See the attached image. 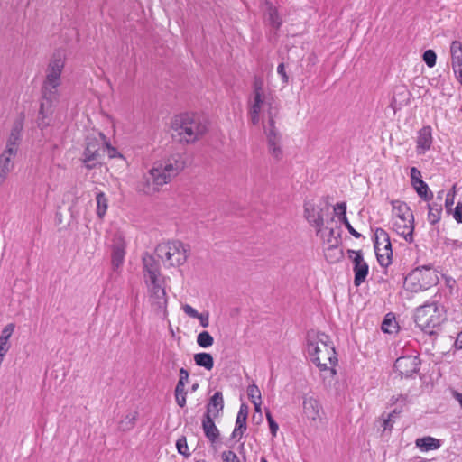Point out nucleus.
Here are the masks:
<instances>
[{
  "label": "nucleus",
  "mask_w": 462,
  "mask_h": 462,
  "mask_svg": "<svg viewBox=\"0 0 462 462\" xmlns=\"http://www.w3.org/2000/svg\"><path fill=\"white\" fill-rule=\"evenodd\" d=\"M66 54L58 50L51 55L45 70V79L41 88L38 126L44 128L51 121L53 106L60 98L59 87L61 85V73L65 67Z\"/></svg>",
  "instance_id": "nucleus-1"
},
{
  "label": "nucleus",
  "mask_w": 462,
  "mask_h": 462,
  "mask_svg": "<svg viewBox=\"0 0 462 462\" xmlns=\"http://www.w3.org/2000/svg\"><path fill=\"white\" fill-rule=\"evenodd\" d=\"M185 167V162L179 154L171 155L163 161L155 162L143 176L138 190L145 195H152L169 183Z\"/></svg>",
  "instance_id": "nucleus-2"
},
{
  "label": "nucleus",
  "mask_w": 462,
  "mask_h": 462,
  "mask_svg": "<svg viewBox=\"0 0 462 462\" xmlns=\"http://www.w3.org/2000/svg\"><path fill=\"white\" fill-rule=\"evenodd\" d=\"M307 350L311 362L319 368L321 372L329 371L331 376L336 375L334 368L337 365V354L330 337L324 332H318L315 335H308Z\"/></svg>",
  "instance_id": "nucleus-3"
},
{
  "label": "nucleus",
  "mask_w": 462,
  "mask_h": 462,
  "mask_svg": "<svg viewBox=\"0 0 462 462\" xmlns=\"http://www.w3.org/2000/svg\"><path fill=\"white\" fill-rule=\"evenodd\" d=\"M171 129L180 142L194 143L207 132V125L201 117L192 113H183L174 116Z\"/></svg>",
  "instance_id": "nucleus-4"
},
{
  "label": "nucleus",
  "mask_w": 462,
  "mask_h": 462,
  "mask_svg": "<svg viewBox=\"0 0 462 462\" xmlns=\"http://www.w3.org/2000/svg\"><path fill=\"white\" fill-rule=\"evenodd\" d=\"M445 319L444 308L436 302L425 303L418 307L414 314L416 325L430 335H432L434 328H438Z\"/></svg>",
  "instance_id": "nucleus-5"
},
{
  "label": "nucleus",
  "mask_w": 462,
  "mask_h": 462,
  "mask_svg": "<svg viewBox=\"0 0 462 462\" xmlns=\"http://www.w3.org/2000/svg\"><path fill=\"white\" fill-rule=\"evenodd\" d=\"M187 245L179 240L161 243L155 249L156 255L170 267L180 266L188 259Z\"/></svg>",
  "instance_id": "nucleus-6"
},
{
  "label": "nucleus",
  "mask_w": 462,
  "mask_h": 462,
  "mask_svg": "<svg viewBox=\"0 0 462 462\" xmlns=\"http://www.w3.org/2000/svg\"><path fill=\"white\" fill-rule=\"evenodd\" d=\"M98 136L99 139L93 136H88L86 138V147L84 150L82 162L86 168L88 170L94 169L101 163V152L104 150V146L109 150L111 149L116 151L115 148L110 145L103 133H99Z\"/></svg>",
  "instance_id": "nucleus-7"
},
{
  "label": "nucleus",
  "mask_w": 462,
  "mask_h": 462,
  "mask_svg": "<svg viewBox=\"0 0 462 462\" xmlns=\"http://www.w3.org/2000/svg\"><path fill=\"white\" fill-rule=\"evenodd\" d=\"M262 109H266L269 118L274 119L278 113V106L273 96L270 92L267 94H253L249 109L253 125H257L259 123Z\"/></svg>",
  "instance_id": "nucleus-8"
},
{
  "label": "nucleus",
  "mask_w": 462,
  "mask_h": 462,
  "mask_svg": "<svg viewBox=\"0 0 462 462\" xmlns=\"http://www.w3.org/2000/svg\"><path fill=\"white\" fill-rule=\"evenodd\" d=\"M374 251L379 264L383 267H387L392 263L393 250L391 240L388 233L378 227L374 233Z\"/></svg>",
  "instance_id": "nucleus-9"
},
{
  "label": "nucleus",
  "mask_w": 462,
  "mask_h": 462,
  "mask_svg": "<svg viewBox=\"0 0 462 462\" xmlns=\"http://www.w3.org/2000/svg\"><path fill=\"white\" fill-rule=\"evenodd\" d=\"M266 135L267 148L270 155L277 161L283 157L282 134L275 126L273 118L268 119V124L264 127Z\"/></svg>",
  "instance_id": "nucleus-10"
},
{
  "label": "nucleus",
  "mask_w": 462,
  "mask_h": 462,
  "mask_svg": "<svg viewBox=\"0 0 462 462\" xmlns=\"http://www.w3.org/2000/svg\"><path fill=\"white\" fill-rule=\"evenodd\" d=\"M328 199V196L323 198L325 204L323 208L316 206L310 200L304 202V217L310 226L316 227L317 235L321 232L324 226V211L329 208Z\"/></svg>",
  "instance_id": "nucleus-11"
},
{
  "label": "nucleus",
  "mask_w": 462,
  "mask_h": 462,
  "mask_svg": "<svg viewBox=\"0 0 462 462\" xmlns=\"http://www.w3.org/2000/svg\"><path fill=\"white\" fill-rule=\"evenodd\" d=\"M347 255L352 260L355 286H360L366 279L369 273V266L365 261L361 250L356 251L353 249L347 250Z\"/></svg>",
  "instance_id": "nucleus-12"
},
{
  "label": "nucleus",
  "mask_w": 462,
  "mask_h": 462,
  "mask_svg": "<svg viewBox=\"0 0 462 462\" xmlns=\"http://www.w3.org/2000/svg\"><path fill=\"white\" fill-rule=\"evenodd\" d=\"M148 287L149 299L152 306L157 313L166 314L167 297L164 287L160 280H155L153 283H146Z\"/></svg>",
  "instance_id": "nucleus-13"
},
{
  "label": "nucleus",
  "mask_w": 462,
  "mask_h": 462,
  "mask_svg": "<svg viewBox=\"0 0 462 462\" xmlns=\"http://www.w3.org/2000/svg\"><path fill=\"white\" fill-rule=\"evenodd\" d=\"M420 361L418 356H406L396 359L394 370L398 372L401 377H411L420 371Z\"/></svg>",
  "instance_id": "nucleus-14"
},
{
  "label": "nucleus",
  "mask_w": 462,
  "mask_h": 462,
  "mask_svg": "<svg viewBox=\"0 0 462 462\" xmlns=\"http://www.w3.org/2000/svg\"><path fill=\"white\" fill-rule=\"evenodd\" d=\"M411 182L423 200L430 201L433 199V193L430 190L428 184L422 180L421 172L416 167L411 168Z\"/></svg>",
  "instance_id": "nucleus-15"
},
{
  "label": "nucleus",
  "mask_w": 462,
  "mask_h": 462,
  "mask_svg": "<svg viewBox=\"0 0 462 462\" xmlns=\"http://www.w3.org/2000/svg\"><path fill=\"white\" fill-rule=\"evenodd\" d=\"M143 264L145 283H153L155 280H159L161 275L160 263L154 256L145 253L143 256Z\"/></svg>",
  "instance_id": "nucleus-16"
},
{
  "label": "nucleus",
  "mask_w": 462,
  "mask_h": 462,
  "mask_svg": "<svg viewBox=\"0 0 462 462\" xmlns=\"http://www.w3.org/2000/svg\"><path fill=\"white\" fill-rule=\"evenodd\" d=\"M23 128V119H16L13 125L10 135L6 143L5 149L4 150L5 153H9V155L16 154L18 146L21 142Z\"/></svg>",
  "instance_id": "nucleus-17"
},
{
  "label": "nucleus",
  "mask_w": 462,
  "mask_h": 462,
  "mask_svg": "<svg viewBox=\"0 0 462 462\" xmlns=\"http://www.w3.org/2000/svg\"><path fill=\"white\" fill-rule=\"evenodd\" d=\"M248 411H249V408H248L247 404L242 403L240 405V408H239V411H238V413L236 416L235 429H234V430L231 434V438H230L231 439H241L243 437L244 433L245 432V430L247 429L246 420H247V417H248Z\"/></svg>",
  "instance_id": "nucleus-18"
},
{
  "label": "nucleus",
  "mask_w": 462,
  "mask_h": 462,
  "mask_svg": "<svg viewBox=\"0 0 462 462\" xmlns=\"http://www.w3.org/2000/svg\"><path fill=\"white\" fill-rule=\"evenodd\" d=\"M450 53L454 73L462 84V42L453 41L450 45Z\"/></svg>",
  "instance_id": "nucleus-19"
},
{
  "label": "nucleus",
  "mask_w": 462,
  "mask_h": 462,
  "mask_svg": "<svg viewBox=\"0 0 462 462\" xmlns=\"http://www.w3.org/2000/svg\"><path fill=\"white\" fill-rule=\"evenodd\" d=\"M304 415L310 420H317L320 416L322 407L318 399L313 396H304L302 402Z\"/></svg>",
  "instance_id": "nucleus-20"
},
{
  "label": "nucleus",
  "mask_w": 462,
  "mask_h": 462,
  "mask_svg": "<svg viewBox=\"0 0 462 462\" xmlns=\"http://www.w3.org/2000/svg\"><path fill=\"white\" fill-rule=\"evenodd\" d=\"M432 144V129L430 125L423 126L418 132L417 136V152L419 154L425 153L430 150Z\"/></svg>",
  "instance_id": "nucleus-21"
},
{
  "label": "nucleus",
  "mask_w": 462,
  "mask_h": 462,
  "mask_svg": "<svg viewBox=\"0 0 462 462\" xmlns=\"http://www.w3.org/2000/svg\"><path fill=\"white\" fill-rule=\"evenodd\" d=\"M393 230L405 241L411 243L413 242V231H414V220H395L393 223Z\"/></svg>",
  "instance_id": "nucleus-22"
},
{
  "label": "nucleus",
  "mask_w": 462,
  "mask_h": 462,
  "mask_svg": "<svg viewBox=\"0 0 462 462\" xmlns=\"http://www.w3.org/2000/svg\"><path fill=\"white\" fill-rule=\"evenodd\" d=\"M214 419L212 416H208V414H204L202 419L204 434L211 443H216L220 437L219 430L216 426Z\"/></svg>",
  "instance_id": "nucleus-23"
},
{
  "label": "nucleus",
  "mask_w": 462,
  "mask_h": 462,
  "mask_svg": "<svg viewBox=\"0 0 462 462\" xmlns=\"http://www.w3.org/2000/svg\"><path fill=\"white\" fill-rule=\"evenodd\" d=\"M125 242L119 238L112 245V266L114 270H117L124 263L125 250Z\"/></svg>",
  "instance_id": "nucleus-24"
},
{
  "label": "nucleus",
  "mask_w": 462,
  "mask_h": 462,
  "mask_svg": "<svg viewBox=\"0 0 462 462\" xmlns=\"http://www.w3.org/2000/svg\"><path fill=\"white\" fill-rule=\"evenodd\" d=\"M224 409V400L221 392H216L213 396L210 398L208 405L207 411L205 414H208V416H212L213 418H217L219 413Z\"/></svg>",
  "instance_id": "nucleus-25"
},
{
  "label": "nucleus",
  "mask_w": 462,
  "mask_h": 462,
  "mask_svg": "<svg viewBox=\"0 0 462 462\" xmlns=\"http://www.w3.org/2000/svg\"><path fill=\"white\" fill-rule=\"evenodd\" d=\"M393 208L397 217L396 220L411 219V221H413V213L407 203L396 200L393 202Z\"/></svg>",
  "instance_id": "nucleus-26"
},
{
  "label": "nucleus",
  "mask_w": 462,
  "mask_h": 462,
  "mask_svg": "<svg viewBox=\"0 0 462 462\" xmlns=\"http://www.w3.org/2000/svg\"><path fill=\"white\" fill-rule=\"evenodd\" d=\"M193 358L196 365L204 367L208 371H210L214 367V359L212 355L209 353H197L194 355Z\"/></svg>",
  "instance_id": "nucleus-27"
},
{
  "label": "nucleus",
  "mask_w": 462,
  "mask_h": 462,
  "mask_svg": "<svg viewBox=\"0 0 462 462\" xmlns=\"http://www.w3.org/2000/svg\"><path fill=\"white\" fill-rule=\"evenodd\" d=\"M415 444L424 451L438 449L440 447V440L432 437H423L417 439Z\"/></svg>",
  "instance_id": "nucleus-28"
},
{
  "label": "nucleus",
  "mask_w": 462,
  "mask_h": 462,
  "mask_svg": "<svg viewBox=\"0 0 462 462\" xmlns=\"http://www.w3.org/2000/svg\"><path fill=\"white\" fill-rule=\"evenodd\" d=\"M429 213L428 221L431 225L437 224L440 220L442 206L437 202L428 204Z\"/></svg>",
  "instance_id": "nucleus-29"
},
{
  "label": "nucleus",
  "mask_w": 462,
  "mask_h": 462,
  "mask_svg": "<svg viewBox=\"0 0 462 462\" xmlns=\"http://www.w3.org/2000/svg\"><path fill=\"white\" fill-rule=\"evenodd\" d=\"M96 201H97V215L99 218H103L106 215L107 207H108V199L106 194L102 191H98L96 193Z\"/></svg>",
  "instance_id": "nucleus-30"
},
{
  "label": "nucleus",
  "mask_w": 462,
  "mask_h": 462,
  "mask_svg": "<svg viewBox=\"0 0 462 462\" xmlns=\"http://www.w3.org/2000/svg\"><path fill=\"white\" fill-rule=\"evenodd\" d=\"M137 411L128 412L119 422V429L123 431H127L133 429L137 420Z\"/></svg>",
  "instance_id": "nucleus-31"
},
{
  "label": "nucleus",
  "mask_w": 462,
  "mask_h": 462,
  "mask_svg": "<svg viewBox=\"0 0 462 462\" xmlns=\"http://www.w3.org/2000/svg\"><path fill=\"white\" fill-rule=\"evenodd\" d=\"M14 156V155H9V153H5V151L0 155V173L4 174L5 177H7L8 172L13 168L11 159Z\"/></svg>",
  "instance_id": "nucleus-32"
},
{
  "label": "nucleus",
  "mask_w": 462,
  "mask_h": 462,
  "mask_svg": "<svg viewBox=\"0 0 462 462\" xmlns=\"http://www.w3.org/2000/svg\"><path fill=\"white\" fill-rule=\"evenodd\" d=\"M268 22L270 25L276 30L282 25V19L280 18L279 13L273 6H270L268 9Z\"/></svg>",
  "instance_id": "nucleus-33"
},
{
  "label": "nucleus",
  "mask_w": 462,
  "mask_h": 462,
  "mask_svg": "<svg viewBox=\"0 0 462 462\" xmlns=\"http://www.w3.org/2000/svg\"><path fill=\"white\" fill-rule=\"evenodd\" d=\"M214 343L213 337L208 331H202L197 336V344L203 348L211 346Z\"/></svg>",
  "instance_id": "nucleus-34"
},
{
  "label": "nucleus",
  "mask_w": 462,
  "mask_h": 462,
  "mask_svg": "<svg viewBox=\"0 0 462 462\" xmlns=\"http://www.w3.org/2000/svg\"><path fill=\"white\" fill-rule=\"evenodd\" d=\"M14 330V325L13 323L7 324L2 330L1 336H0V343L1 344H10L9 338L11 337L12 334Z\"/></svg>",
  "instance_id": "nucleus-35"
},
{
  "label": "nucleus",
  "mask_w": 462,
  "mask_h": 462,
  "mask_svg": "<svg viewBox=\"0 0 462 462\" xmlns=\"http://www.w3.org/2000/svg\"><path fill=\"white\" fill-rule=\"evenodd\" d=\"M176 448L178 449V452L181 454L182 456L188 457L190 456V453L189 451V447L187 444V439L184 436L178 439L176 442Z\"/></svg>",
  "instance_id": "nucleus-36"
},
{
  "label": "nucleus",
  "mask_w": 462,
  "mask_h": 462,
  "mask_svg": "<svg viewBox=\"0 0 462 462\" xmlns=\"http://www.w3.org/2000/svg\"><path fill=\"white\" fill-rule=\"evenodd\" d=\"M423 61L428 67L432 68L436 64L437 55L433 50H427L423 53Z\"/></svg>",
  "instance_id": "nucleus-37"
},
{
  "label": "nucleus",
  "mask_w": 462,
  "mask_h": 462,
  "mask_svg": "<svg viewBox=\"0 0 462 462\" xmlns=\"http://www.w3.org/2000/svg\"><path fill=\"white\" fill-rule=\"evenodd\" d=\"M263 79L262 77L255 76L253 83V94H267L268 92L263 90Z\"/></svg>",
  "instance_id": "nucleus-38"
},
{
  "label": "nucleus",
  "mask_w": 462,
  "mask_h": 462,
  "mask_svg": "<svg viewBox=\"0 0 462 462\" xmlns=\"http://www.w3.org/2000/svg\"><path fill=\"white\" fill-rule=\"evenodd\" d=\"M455 195L456 191L454 186L453 189L447 193L445 199V208L448 214H450L452 212V206L454 204Z\"/></svg>",
  "instance_id": "nucleus-39"
},
{
  "label": "nucleus",
  "mask_w": 462,
  "mask_h": 462,
  "mask_svg": "<svg viewBox=\"0 0 462 462\" xmlns=\"http://www.w3.org/2000/svg\"><path fill=\"white\" fill-rule=\"evenodd\" d=\"M248 397L252 402H255V401L261 400V392L257 385L251 384L247 388Z\"/></svg>",
  "instance_id": "nucleus-40"
},
{
  "label": "nucleus",
  "mask_w": 462,
  "mask_h": 462,
  "mask_svg": "<svg viewBox=\"0 0 462 462\" xmlns=\"http://www.w3.org/2000/svg\"><path fill=\"white\" fill-rule=\"evenodd\" d=\"M186 395L187 392L185 391V387L181 388V391H178V385L175 388V398L177 404L183 408L186 405Z\"/></svg>",
  "instance_id": "nucleus-41"
},
{
  "label": "nucleus",
  "mask_w": 462,
  "mask_h": 462,
  "mask_svg": "<svg viewBox=\"0 0 462 462\" xmlns=\"http://www.w3.org/2000/svg\"><path fill=\"white\" fill-rule=\"evenodd\" d=\"M189 373L185 368L180 369V379L177 383L178 385V391H181L182 387H185L186 383L189 380Z\"/></svg>",
  "instance_id": "nucleus-42"
},
{
  "label": "nucleus",
  "mask_w": 462,
  "mask_h": 462,
  "mask_svg": "<svg viewBox=\"0 0 462 462\" xmlns=\"http://www.w3.org/2000/svg\"><path fill=\"white\" fill-rule=\"evenodd\" d=\"M266 419L269 424L271 434L273 437H275L279 430V426L278 423L273 420L269 411H266Z\"/></svg>",
  "instance_id": "nucleus-43"
},
{
  "label": "nucleus",
  "mask_w": 462,
  "mask_h": 462,
  "mask_svg": "<svg viewBox=\"0 0 462 462\" xmlns=\"http://www.w3.org/2000/svg\"><path fill=\"white\" fill-rule=\"evenodd\" d=\"M389 317V314L386 315V317L384 318L383 323H382V330L384 332V333H393V328H395V325H394V322L392 319L388 318Z\"/></svg>",
  "instance_id": "nucleus-44"
},
{
  "label": "nucleus",
  "mask_w": 462,
  "mask_h": 462,
  "mask_svg": "<svg viewBox=\"0 0 462 462\" xmlns=\"http://www.w3.org/2000/svg\"><path fill=\"white\" fill-rule=\"evenodd\" d=\"M335 213L341 219L342 217H346V202H339L334 208Z\"/></svg>",
  "instance_id": "nucleus-45"
},
{
  "label": "nucleus",
  "mask_w": 462,
  "mask_h": 462,
  "mask_svg": "<svg viewBox=\"0 0 462 462\" xmlns=\"http://www.w3.org/2000/svg\"><path fill=\"white\" fill-rule=\"evenodd\" d=\"M341 222L344 224L346 228L348 230V232L355 237V238H360L362 235L357 232L349 223L347 217H342Z\"/></svg>",
  "instance_id": "nucleus-46"
},
{
  "label": "nucleus",
  "mask_w": 462,
  "mask_h": 462,
  "mask_svg": "<svg viewBox=\"0 0 462 462\" xmlns=\"http://www.w3.org/2000/svg\"><path fill=\"white\" fill-rule=\"evenodd\" d=\"M277 73L282 77V81L283 84H288L289 82V76L287 75L285 71V66L284 63H280L277 67Z\"/></svg>",
  "instance_id": "nucleus-47"
},
{
  "label": "nucleus",
  "mask_w": 462,
  "mask_h": 462,
  "mask_svg": "<svg viewBox=\"0 0 462 462\" xmlns=\"http://www.w3.org/2000/svg\"><path fill=\"white\" fill-rule=\"evenodd\" d=\"M182 310L186 315H188L190 318L196 319L198 315L199 314L196 309H194L192 306L189 304H185L182 306Z\"/></svg>",
  "instance_id": "nucleus-48"
},
{
  "label": "nucleus",
  "mask_w": 462,
  "mask_h": 462,
  "mask_svg": "<svg viewBox=\"0 0 462 462\" xmlns=\"http://www.w3.org/2000/svg\"><path fill=\"white\" fill-rule=\"evenodd\" d=\"M382 425L383 427V430H391L393 428V414H388L385 418L383 414Z\"/></svg>",
  "instance_id": "nucleus-49"
},
{
  "label": "nucleus",
  "mask_w": 462,
  "mask_h": 462,
  "mask_svg": "<svg viewBox=\"0 0 462 462\" xmlns=\"http://www.w3.org/2000/svg\"><path fill=\"white\" fill-rule=\"evenodd\" d=\"M196 319L199 320V323L203 328H208L209 326V314L208 312L199 313Z\"/></svg>",
  "instance_id": "nucleus-50"
},
{
  "label": "nucleus",
  "mask_w": 462,
  "mask_h": 462,
  "mask_svg": "<svg viewBox=\"0 0 462 462\" xmlns=\"http://www.w3.org/2000/svg\"><path fill=\"white\" fill-rule=\"evenodd\" d=\"M453 217L457 223L462 224V205L460 203L456 206L453 211Z\"/></svg>",
  "instance_id": "nucleus-51"
},
{
  "label": "nucleus",
  "mask_w": 462,
  "mask_h": 462,
  "mask_svg": "<svg viewBox=\"0 0 462 462\" xmlns=\"http://www.w3.org/2000/svg\"><path fill=\"white\" fill-rule=\"evenodd\" d=\"M422 269H424V270H426V271H430V266L423 265V266H421V267H418V268H416V269L412 272V273H411L409 276H407V277L405 278V281H407L409 278L412 277L413 275H416V274L420 273L421 272V270H422Z\"/></svg>",
  "instance_id": "nucleus-52"
},
{
  "label": "nucleus",
  "mask_w": 462,
  "mask_h": 462,
  "mask_svg": "<svg viewBox=\"0 0 462 462\" xmlns=\"http://www.w3.org/2000/svg\"><path fill=\"white\" fill-rule=\"evenodd\" d=\"M454 346L457 349H462V331L457 334Z\"/></svg>",
  "instance_id": "nucleus-53"
},
{
  "label": "nucleus",
  "mask_w": 462,
  "mask_h": 462,
  "mask_svg": "<svg viewBox=\"0 0 462 462\" xmlns=\"http://www.w3.org/2000/svg\"><path fill=\"white\" fill-rule=\"evenodd\" d=\"M10 348V344H1L0 343V356H5V354L8 352Z\"/></svg>",
  "instance_id": "nucleus-54"
},
{
  "label": "nucleus",
  "mask_w": 462,
  "mask_h": 462,
  "mask_svg": "<svg viewBox=\"0 0 462 462\" xmlns=\"http://www.w3.org/2000/svg\"><path fill=\"white\" fill-rule=\"evenodd\" d=\"M261 403H262V401H255V402H253V404L254 405V410L256 412H260L261 413Z\"/></svg>",
  "instance_id": "nucleus-55"
},
{
  "label": "nucleus",
  "mask_w": 462,
  "mask_h": 462,
  "mask_svg": "<svg viewBox=\"0 0 462 462\" xmlns=\"http://www.w3.org/2000/svg\"><path fill=\"white\" fill-rule=\"evenodd\" d=\"M328 243L330 244L329 245V247H336L337 246V238H335V244H332V241L330 238L328 239Z\"/></svg>",
  "instance_id": "nucleus-56"
},
{
  "label": "nucleus",
  "mask_w": 462,
  "mask_h": 462,
  "mask_svg": "<svg viewBox=\"0 0 462 462\" xmlns=\"http://www.w3.org/2000/svg\"><path fill=\"white\" fill-rule=\"evenodd\" d=\"M401 413V411H397L396 409H394L392 412H390L389 414H393V419L395 418L397 415H399Z\"/></svg>",
  "instance_id": "nucleus-57"
},
{
  "label": "nucleus",
  "mask_w": 462,
  "mask_h": 462,
  "mask_svg": "<svg viewBox=\"0 0 462 462\" xmlns=\"http://www.w3.org/2000/svg\"><path fill=\"white\" fill-rule=\"evenodd\" d=\"M5 179H6V177H5L4 174H1V173H0V185H1L2 183H4V181L5 180Z\"/></svg>",
  "instance_id": "nucleus-58"
},
{
  "label": "nucleus",
  "mask_w": 462,
  "mask_h": 462,
  "mask_svg": "<svg viewBox=\"0 0 462 462\" xmlns=\"http://www.w3.org/2000/svg\"><path fill=\"white\" fill-rule=\"evenodd\" d=\"M442 195H443V191H440L438 193V196H437V199H439V200L442 199Z\"/></svg>",
  "instance_id": "nucleus-59"
},
{
  "label": "nucleus",
  "mask_w": 462,
  "mask_h": 462,
  "mask_svg": "<svg viewBox=\"0 0 462 462\" xmlns=\"http://www.w3.org/2000/svg\"><path fill=\"white\" fill-rule=\"evenodd\" d=\"M333 236H334V229L330 228L329 229V236L332 237Z\"/></svg>",
  "instance_id": "nucleus-60"
},
{
  "label": "nucleus",
  "mask_w": 462,
  "mask_h": 462,
  "mask_svg": "<svg viewBox=\"0 0 462 462\" xmlns=\"http://www.w3.org/2000/svg\"><path fill=\"white\" fill-rule=\"evenodd\" d=\"M244 447H245V443H241V445H240V447H239V448H240V449H241V450H243V449H244Z\"/></svg>",
  "instance_id": "nucleus-61"
},
{
  "label": "nucleus",
  "mask_w": 462,
  "mask_h": 462,
  "mask_svg": "<svg viewBox=\"0 0 462 462\" xmlns=\"http://www.w3.org/2000/svg\"><path fill=\"white\" fill-rule=\"evenodd\" d=\"M197 387H198V384H194V385L192 386V390H193V391H195V390L197 389Z\"/></svg>",
  "instance_id": "nucleus-62"
},
{
  "label": "nucleus",
  "mask_w": 462,
  "mask_h": 462,
  "mask_svg": "<svg viewBox=\"0 0 462 462\" xmlns=\"http://www.w3.org/2000/svg\"><path fill=\"white\" fill-rule=\"evenodd\" d=\"M261 462H267L266 458L265 457H262L261 458Z\"/></svg>",
  "instance_id": "nucleus-63"
},
{
  "label": "nucleus",
  "mask_w": 462,
  "mask_h": 462,
  "mask_svg": "<svg viewBox=\"0 0 462 462\" xmlns=\"http://www.w3.org/2000/svg\"><path fill=\"white\" fill-rule=\"evenodd\" d=\"M381 249H382L381 254H385V251L383 250V247L381 248Z\"/></svg>",
  "instance_id": "nucleus-64"
}]
</instances>
